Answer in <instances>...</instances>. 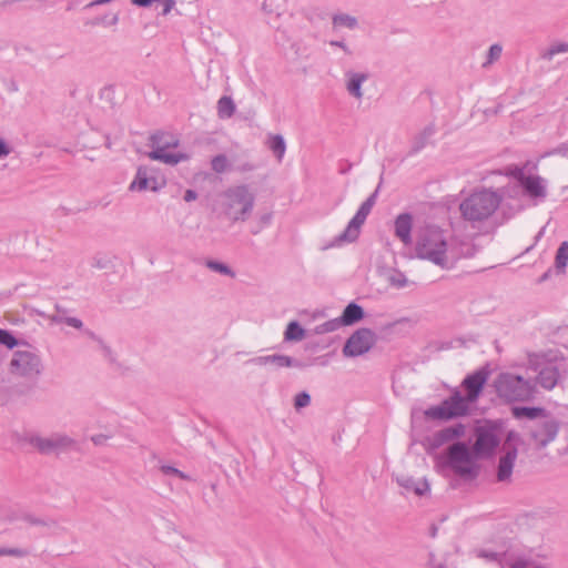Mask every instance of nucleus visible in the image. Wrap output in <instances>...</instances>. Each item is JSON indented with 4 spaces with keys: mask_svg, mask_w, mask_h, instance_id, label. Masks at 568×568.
Wrapping results in <instances>:
<instances>
[{
    "mask_svg": "<svg viewBox=\"0 0 568 568\" xmlns=\"http://www.w3.org/2000/svg\"><path fill=\"white\" fill-rule=\"evenodd\" d=\"M416 256L427 260L440 267L449 268L457 261L448 248L445 231L438 226L426 224L420 226L415 240Z\"/></svg>",
    "mask_w": 568,
    "mask_h": 568,
    "instance_id": "obj_1",
    "label": "nucleus"
},
{
    "mask_svg": "<svg viewBox=\"0 0 568 568\" xmlns=\"http://www.w3.org/2000/svg\"><path fill=\"white\" fill-rule=\"evenodd\" d=\"M500 202L501 196L496 191L481 189L465 197L459 204V211L467 221H484L496 212Z\"/></svg>",
    "mask_w": 568,
    "mask_h": 568,
    "instance_id": "obj_2",
    "label": "nucleus"
},
{
    "mask_svg": "<svg viewBox=\"0 0 568 568\" xmlns=\"http://www.w3.org/2000/svg\"><path fill=\"white\" fill-rule=\"evenodd\" d=\"M501 440V427L494 422H484L475 428V454L479 459L491 458Z\"/></svg>",
    "mask_w": 568,
    "mask_h": 568,
    "instance_id": "obj_3",
    "label": "nucleus"
},
{
    "mask_svg": "<svg viewBox=\"0 0 568 568\" xmlns=\"http://www.w3.org/2000/svg\"><path fill=\"white\" fill-rule=\"evenodd\" d=\"M496 389L506 400H528L535 394V387L520 376L509 373L501 374L496 381Z\"/></svg>",
    "mask_w": 568,
    "mask_h": 568,
    "instance_id": "obj_4",
    "label": "nucleus"
},
{
    "mask_svg": "<svg viewBox=\"0 0 568 568\" xmlns=\"http://www.w3.org/2000/svg\"><path fill=\"white\" fill-rule=\"evenodd\" d=\"M528 166V162L521 166H508L506 174L516 179L525 193L530 197H545L547 194L546 181L541 176L531 172L537 170V164H534L530 169Z\"/></svg>",
    "mask_w": 568,
    "mask_h": 568,
    "instance_id": "obj_5",
    "label": "nucleus"
},
{
    "mask_svg": "<svg viewBox=\"0 0 568 568\" xmlns=\"http://www.w3.org/2000/svg\"><path fill=\"white\" fill-rule=\"evenodd\" d=\"M474 447L470 449L464 443H456L448 448V463L460 475H474L478 470Z\"/></svg>",
    "mask_w": 568,
    "mask_h": 568,
    "instance_id": "obj_6",
    "label": "nucleus"
},
{
    "mask_svg": "<svg viewBox=\"0 0 568 568\" xmlns=\"http://www.w3.org/2000/svg\"><path fill=\"white\" fill-rule=\"evenodd\" d=\"M468 410V400L459 394H455L449 399L444 400L439 406L426 410V415L432 418L450 419L463 416Z\"/></svg>",
    "mask_w": 568,
    "mask_h": 568,
    "instance_id": "obj_7",
    "label": "nucleus"
},
{
    "mask_svg": "<svg viewBox=\"0 0 568 568\" xmlns=\"http://www.w3.org/2000/svg\"><path fill=\"white\" fill-rule=\"evenodd\" d=\"M375 337L372 331L362 328L356 331L346 342L343 353L346 356H359L368 352L374 345Z\"/></svg>",
    "mask_w": 568,
    "mask_h": 568,
    "instance_id": "obj_8",
    "label": "nucleus"
},
{
    "mask_svg": "<svg viewBox=\"0 0 568 568\" xmlns=\"http://www.w3.org/2000/svg\"><path fill=\"white\" fill-rule=\"evenodd\" d=\"M519 435L515 432H509L506 437L505 447L506 454L500 457L498 464L497 478L499 481H505L510 478L515 460L517 458V448L511 446V442H518Z\"/></svg>",
    "mask_w": 568,
    "mask_h": 568,
    "instance_id": "obj_9",
    "label": "nucleus"
},
{
    "mask_svg": "<svg viewBox=\"0 0 568 568\" xmlns=\"http://www.w3.org/2000/svg\"><path fill=\"white\" fill-rule=\"evenodd\" d=\"M231 214L235 217H243L251 209L253 199L245 187H235L227 193Z\"/></svg>",
    "mask_w": 568,
    "mask_h": 568,
    "instance_id": "obj_10",
    "label": "nucleus"
},
{
    "mask_svg": "<svg viewBox=\"0 0 568 568\" xmlns=\"http://www.w3.org/2000/svg\"><path fill=\"white\" fill-rule=\"evenodd\" d=\"M38 359L29 352H17L11 361V371L14 374L27 375L37 369Z\"/></svg>",
    "mask_w": 568,
    "mask_h": 568,
    "instance_id": "obj_11",
    "label": "nucleus"
},
{
    "mask_svg": "<svg viewBox=\"0 0 568 568\" xmlns=\"http://www.w3.org/2000/svg\"><path fill=\"white\" fill-rule=\"evenodd\" d=\"M374 205V200L371 197L366 200L355 214V216L351 220L344 236L349 240H355L359 234V229L364 224L367 215L369 214L372 207Z\"/></svg>",
    "mask_w": 568,
    "mask_h": 568,
    "instance_id": "obj_12",
    "label": "nucleus"
},
{
    "mask_svg": "<svg viewBox=\"0 0 568 568\" xmlns=\"http://www.w3.org/2000/svg\"><path fill=\"white\" fill-rule=\"evenodd\" d=\"M558 433V423L555 419H547L536 427L532 437L537 445L546 446L552 442Z\"/></svg>",
    "mask_w": 568,
    "mask_h": 568,
    "instance_id": "obj_13",
    "label": "nucleus"
},
{
    "mask_svg": "<svg viewBox=\"0 0 568 568\" xmlns=\"http://www.w3.org/2000/svg\"><path fill=\"white\" fill-rule=\"evenodd\" d=\"M487 378H488V373L484 369L478 371L465 378L463 384L467 392L466 399L468 402H474L478 397Z\"/></svg>",
    "mask_w": 568,
    "mask_h": 568,
    "instance_id": "obj_14",
    "label": "nucleus"
},
{
    "mask_svg": "<svg viewBox=\"0 0 568 568\" xmlns=\"http://www.w3.org/2000/svg\"><path fill=\"white\" fill-rule=\"evenodd\" d=\"M412 229L413 217L408 213L399 214L394 222V231L397 239H399L404 245L412 243Z\"/></svg>",
    "mask_w": 568,
    "mask_h": 568,
    "instance_id": "obj_15",
    "label": "nucleus"
},
{
    "mask_svg": "<svg viewBox=\"0 0 568 568\" xmlns=\"http://www.w3.org/2000/svg\"><path fill=\"white\" fill-rule=\"evenodd\" d=\"M176 146H178V140L171 139V141L165 143V146H156L152 152H150L149 158L152 160L164 162L166 164H176L181 160L186 159L185 155L172 154L166 151V148H176Z\"/></svg>",
    "mask_w": 568,
    "mask_h": 568,
    "instance_id": "obj_16",
    "label": "nucleus"
},
{
    "mask_svg": "<svg viewBox=\"0 0 568 568\" xmlns=\"http://www.w3.org/2000/svg\"><path fill=\"white\" fill-rule=\"evenodd\" d=\"M164 185V181H158L156 179H149L146 175V171L140 169L136 173L135 179L132 181L130 189L132 191H145L152 190L156 191Z\"/></svg>",
    "mask_w": 568,
    "mask_h": 568,
    "instance_id": "obj_17",
    "label": "nucleus"
},
{
    "mask_svg": "<svg viewBox=\"0 0 568 568\" xmlns=\"http://www.w3.org/2000/svg\"><path fill=\"white\" fill-rule=\"evenodd\" d=\"M513 415L516 418H528V419H536V418H546L548 416V413L546 409L541 407H514L513 408Z\"/></svg>",
    "mask_w": 568,
    "mask_h": 568,
    "instance_id": "obj_18",
    "label": "nucleus"
},
{
    "mask_svg": "<svg viewBox=\"0 0 568 568\" xmlns=\"http://www.w3.org/2000/svg\"><path fill=\"white\" fill-rule=\"evenodd\" d=\"M539 384L546 389H552L558 382L557 368L549 366L544 368L538 376Z\"/></svg>",
    "mask_w": 568,
    "mask_h": 568,
    "instance_id": "obj_19",
    "label": "nucleus"
},
{
    "mask_svg": "<svg viewBox=\"0 0 568 568\" xmlns=\"http://www.w3.org/2000/svg\"><path fill=\"white\" fill-rule=\"evenodd\" d=\"M363 318V310L357 304L351 303L346 306L342 315L344 325H352Z\"/></svg>",
    "mask_w": 568,
    "mask_h": 568,
    "instance_id": "obj_20",
    "label": "nucleus"
},
{
    "mask_svg": "<svg viewBox=\"0 0 568 568\" xmlns=\"http://www.w3.org/2000/svg\"><path fill=\"white\" fill-rule=\"evenodd\" d=\"M404 487L407 491H413L417 496H424L429 490V486L426 480L408 479L404 484Z\"/></svg>",
    "mask_w": 568,
    "mask_h": 568,
    "instance_id": "obj_21",
    "label": "nucleus"
},
{
    "mask_svg": "<svg viewBox=\"0 0 568 568\" xmlns=\"http://www.w3.org/2000/svg\"><path fill=\"white\" fill-rule=\"evenodd\" d=\"M234 110V103L230 98L223 97L220 99L217 104V111L221 118H230L233 114Z\"/></svg>",
    "mask_w": 568,
    "mask_h": 568,
    "instance_id": "obj_22",
    "label": "nucleus"
},
{
    "mask_svg": "<svg viewBox=\"0 0 568 568\" xmlns=\"http://www.w3.org/2000/svg\"><path fill=\"white\" fill-rule=\"evenodd\" d=\"M270 149L275 153L278 160H281L285 153V143L282 136L273 135L268 140Z\"/></svg>",
    "mask_w": 568,
    "mask_h": 568,
    "instance_id": "obj_23",
    "label": "nucleus"
},
{
    "mask_svg": "<svg viewBox=\"0 0 568 568\" xmlns=\"http://www.w3.org/2000/svg\"><path fill=\"white\" fill-rule=\"evenodd\" d=\"M365 80L363 74H352L347 84L348 91L356 98L362 97L361 84Z\"/></svg>",
    "mask_w": 568,
    "mask_h": 568,
    "instance_id": "obj_24",
    "label": "nucleus"
},
{
    "mask_svg": "<svg viewBox=\"0 0 568 568\" xmlns=\"http://www.w3.org/2000/svg\"><path fill=\"white\" fill-rule=\"evenodd\" d=\"M303 337L304 329L296 322H291L285 331V338L288 341H301Z\"/></svg>",
    "mask_w": 568,
    "mask_h": 568,
    "instance_id": "obj_25",
    "label": "nucleus"
},
{
    "mask_svg": "<svg viewBox=\"0 0 568 568\" xmlns=\"http://www.w3.org/2000/svg\"><path fill=\"white\" fill-rule=\"evenodd\" d=\"M568 263V242H562L556 254L557 268L565 270Z\"/></svg>",
    "mask_w": 568,
    "mask_h": 568,
    "instance_id": "obj_26",
    "label": "nucleus"
},
{
    "mask_svg": "<svg viewBox=\"0 0 568 568\" xmlns=\"http://www.w3.org/2000/svg\"><path fill=\"white\" fill-rule=\"evenodd\" d=\"M227 165V159L224 155H217L212 160V169L217 173L224 172Z\"/></svg>",
    "mask_w": 568,
    "mask_h": 568,
    "instance_id": "obj_27",
    "label": "nucleus"
},
{
    "mask_svg": "<svg viewBox=\"0 0 568 568\" xmlns=\"http://www.w3.org/2000/svg\"><path fill=\"white\" fill-rule=\"evenodd\" d=\"M465 434V427L463 425H456L444 430L446 438L460 437Z\"/></svg>",
    "mask_w": 568,
    "mask_h": 568,
    "instance_id": "obj_28",
    "label": "nucleus"
},
{
    "mask_svg": "<svg viewBox=\"0 0 568 568\" xmlns=\"http://www.w3.org/2000/svg\"><path fill=\"white\" fill-rule=\"evenodd\" d=\"M0 343L4 344L9 348H12L17 345L16 338L7 331L0 328Z\"/></svg>",
    "mask_w": 568,
    "mask_h": 568,
    "instance_id": "obj_29",
    "label": "nucleus"
},
{
    "mask_svg": "<svg viewBox=\"0 0 568 568\" xmlns=\"http://www.w3.org/2000/svg\"><path fill=\"white\" fill-rule=\"evenodd\" d=\"M334 24L336 27H348L352 28L355 26V19L348 16H338L334 18Z\"/></svg>",
    "mask_w": 568,
    "mask_h": 568,
    "instance_id": "obj_30",
    "label": "nucleus"
},
{
    "mask_svg": "<svg viewBox=\"0 0 568 568\" xmlns=\"http://www.w3.org/2000/svg\"><path fill=\"white\" fill-rule=\"evenodd\" d=\"M564 52H568V44L567 43H558V44L552 45L548 50L547 55L551 58L555 54L564 53Z\"/></svg>",
    "mask_w": 568,
    "mask_h": 568,
    "instance_id": "obj_31",
    "label": "nucleus"
},
{
    "mask_svg": "<svg viewBox=\"0 0 568 568\" xmlns=\"http://www.w3.org/2000/svg\"><path fill=\"white\" fill-rule=\"evenodd\" d=\"M310 395L306 394V393H302V394H298L296 397H295V407L296 408H302V407H305L310 404Z\"/></svg>",
    "mask_w": 568,
    "mask_h": 568,
    "instance_id": "obj_32",
    "label": "nucleus"
},
{
    "mask_svg": "<svg viewBox=\"0 0 568 568\" xmlns=\"http://www.w3.org/2000/svg\"><path fill=\"white\" fill-rule=\"evenodd\" d=\"M501 54V47L497 45V44H494L490 47L489 49V60L488 62H493L495 60H497Z\"/></svg>",
    "mask_w": 568,
    "mask_h": 568,
    "instance_id": "obj_33",
    "label": "nucleus"
},
{
    "mask_svg": "<svg viewBox=\"0 0 568 568\" xmlns=\"http://www.w3.org/2000/svg\"><path fill=\"white\" fill-rule=\"evenodd\" d=\"M272 362L275 363L277 366H290L292 361L287 356H274L272 358Z\"/></svg>",
    "mask_w": 568,
    "mask_h": 568,
    "instance_id": "obj_34",
    "label": "nucleus"
},
{
    "mask_svg": "<svg viewBox=\"0 0 568 568\" xmlns=\"http://www.w3.org/2000/svg\"><path fill=\"white\" fill-rule=\"evenodd\" d=\"M174 4H175L174 0H164L163 1V11H162V13L164 16L170 13L171 10L173 9Z\"/></svg>",
    "mask_w": 568,
    "mask_h": 568,
    "instance_id": "obj_35",
    "label": "nucleus"
},
{
    "mask_svg": "<svg viewBox=\"0 0 568 568\" xmlns=\"http://www.w3.org/2000/svg\"><path fill=\"white\" fill-rule=\"evenodd\" d=\"M38 447L42 452H49L53 447V445L50 442L40 440L38 443Z\"/></svg>",
    "mask_w": 568,
    "mask_h": 568,
    "instance_id": "obj_36",
    "label": "nucleus"
},
{
    "mask_svg": "<svg viewBox=\"0 0 568 568\" xmlns=\"http://www.w3.org/2000/svg\"><path fill=\"white\" fill-rule=\"evenodd\" d=\"M513 568H539L534 566L532 564L526 561H517L513 565Z\"/></svg>",
    "mask_w": 568,
    "mask_h": 568,
    "instance_id": "obj_37",
    "label": "nucleus"
},
{
    "mask_svg": "<svg viewBox=\"0 0 568 568\" xmlns=\"http://www.w3.org/2000/svg\"><path fill=\"white\" fill-rule=\"evenodd\" d=\"M210 267L219 271V272H222V273H229V270L226 266L222 265V264H217V263H210L209 264Z\"/></svg>",
    "mask_w": 568,
    "mask_h": 568,
    "instance_id": "obj_38",
    "label": "nucleus"
},
{
    "mask_svg": "<svg viewBox=\"0 0 568 568\" xmlns=\"http://www.w3.org/2000/svg\"><path fill=\"white\" fill-rule=\"evenodd\" d=\"M162 469H163V471H164V473H166V474H173V475H178V476H180V477H182V478H185V476H184L181 471H179L178 469H175V468H172V467H163Z\"/></svg>",
    "mask_w": 568,
    "mask_h": 568,
    "instance_id": "obj_39",
    "label": "nucleus"
},
{
    "mask_svg": "<svg viewBox=\"0 0 568 568\" xmlns=\"http://www.w3.org/2000/svg\"><path fill=\"white\" fill-rule=\"evenodd\" d=\"M9 153L8 148L4 142L0 139V156L7 155Z\"/></svg>",
    "mask_w": 568,
    "mask_h": 568,
    "instance_id": "obj_40",
    "label": "nucleus"
},
{
    "mask_svg": "<svg viewBox=\"0 0 568 568\" xmlns=\"http://www.w3.org/2000/svg\"><path fill=\"white\" fill-rule=\"evenodd\" d=\"M194 199H195V193H194L193 191H191V190L186 191V193H185V200H186V201H192V200H194Z\"/></svg>",
    "mask_w": 568,
    "mask_h": 568,
    "instance_id": "obj_41",
    "label": "nucleus"
},
{
    "mask_svg": "<svg viewBox=\"0 0 568 568\" xmlns=\"http://www.w3.org/2000/svg\"><path fill=\"white\" fill-rule=\"evenodd\" d=\"M159 139H160V136H158V135L153 136V142L156 143Z\"/></svg>",
    "mask_w": 568,
    "mask_h": 568,
    "instance_id": "obj_42",
    "label": "nucleus"
}]
</instances>
